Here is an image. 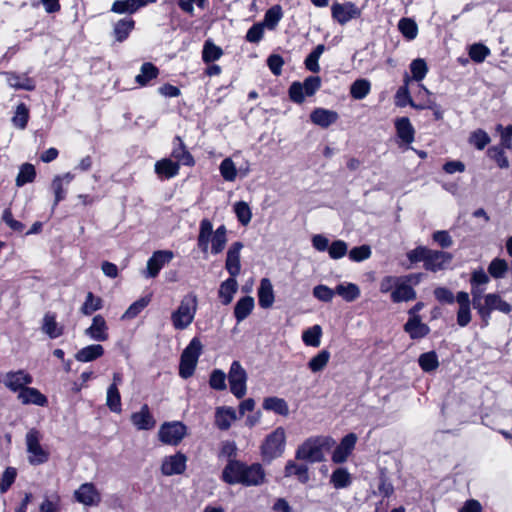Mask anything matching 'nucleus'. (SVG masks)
Wrapping results in <instances>:
<instances>
[{
	"label": "nucleus",
	"instance_id": "obj_30",
	"mask_svg": "<svg viewBox=\"0 0 512 512\" xmlns=\"http://www.w3.org/2000/svg\"><path fill=\"white\" fill-rule=\"evenodd\" d=\"M310 119L314 124L327 128L337 121L338 114L332 110L317 108L311 113Z\"/></svg>",
	"mask_w": 512,
	"mask_h": 512
},
{
	"label": "nucleus",
	"instance_id": "obj_27",
	"mask_svg": "<svg viewBox=\"0 0 512 512\" xmlns=\"http://www.w3.org/2000/svg\"><path fill=\"white\" fill-rule=\"evenodd\" d=\"M404 330L409 334L412 339H419L425 337L430 329L429 327L422 323L420 317L418 315L411 316L406 324L404 325Z\"/></svg>",
	"mask_w": 512,
	"mask_h": 512
},
{
	"label": "nucleus",
	"instance_id": "obj_44",
	"mask_svg": "<svg viewBox=\"0 0 512 512\" xmlns=\"http://www.w3.org/2000/svg\"><path fill=\"white\" fill-rule=\"evenodd\" d=\"M371 91V82L361 78L355 80L350 86V94L356 100L364 99Z\"/></svg>",
	"mask_w": 512,
	"mask_h": 512
},
{
	"label": "nucleus",
	"instance_id": "obj_2",
	"mask_svg": "<svg viewBox=\"0 0 512 512\" xmlns=\"http://www.w3.org/2000/svg\"><path fill=\"white\" fill-rule=\"evenodd\" d=\"M227 244V229L225 225L219 226L213 231V225L209 219H202L199 226L197 245L203 253L209 250L212 254L221 253Z\"/></svg>",
	"mask_w": 512,
	"mask_h": 512
},
{
	"label": "nucleus",
	"instance_id": "obj_34",
	"mask_svg": "<svg viewBox=\"0 0 512 512\" xmlns=\"http://www.w3.org/2000/svg\"><path fill=\"white\" fill-rule=\"evenodd\" d=\"M258 301L262 308H269L274 303L273 286L269 279L263 278L258 288Z\"/></svg>",
	"mask_w": 512,
	"mask_h": 512
},
{
	"label": "nucleus",
	"instance_id": "obj_3",
	"mask_svg": "<svg viewBox=\"0 0 512 512\" xmlns=\"http://www.w3.org/2000/svg\"><path fill=\"white\" fill-rule=\"evenodd\" d=\"M198 309V298L188 293L181 299L179 306L171 313V322L175 330H185L194 321Z\"/></svg>",
	"mask_w": 512,
	"mask_h": 512
},
{
	"label": "nucleus",
	"instance_id": "obj_61",
	"mask_svg": "<svg viewBox=\"0 0 512 512\" xmlns=\"http://www.w3.org/2000/svg\"><path fill=\"white\" fill-rule=\"evenodd\" d=\"M29 119V111L25 104L21 103L17 106L15 115L12 118V123L19 129H24L27 126Z\"/></svg>",
	"mask_w": 512,
	"mask_h": 512
},
{
	"label": "nucleus",
	"instance_id": "obj_4",
	"mask_svg": "<svg viewBox=\"0 0 512 512\" xmlns=\"http://www.w3.org/2000/svg\"><path fill=\"white\" fill-rule=\"evenodd\" d=\"M286 446V432L283 427H277L274 431L268 434L260 449L264 461L271 462L272 460L282 456Z\"/></svg>",
	"mask_w": 512,
	"mask_h": 512
},
{
	"label": "nucleus",
	"instance_id": "obj_35",
	"mask_svg": "<svg viewBox=\"0 0 512 512\" xmlns=\"http://www.w3.org/2000/svg\"><path fill=\"white\" fill-rule=\"evenodd\" d=\"M395 104L398 107H405L407 105H410L413 108L416 109H425L431 107V101L428 100L426 104H416L412 100L409 92V88L406 86H401L396 94H395Z\"/></svg>",
	"mask_w": 512,
	"mask_h": 512
},
{
	"label": "nucleus",
	"instance_id": "obj_24",
	"mask_svg": "<svg viewBox=\"0 0 512 512\" xmlns=\"http://www.w3.org/2000/svg\"><path fill=\"white\" fill-rule=\"evenodd\" d=\"M396 133L400 141L406 145H410L415 138V130L409 118L400 117L395 120Z\"/></svg>",
	"mask_w": 512,
	"mask_h": 512
},
{
	"label": "nucleus",
	"instance_id": "obj_38",
	"mask_svg": "<svg viewBox=\"0 0 512 512\" xmlns=\"http://www.w3.org/2000/svg\"><path fill=\"white\" fill-rule=\"evenodd\" d=\"M335 292L346 302H353L360 296V288L355 283L344 282L336 286Z\"/></svg>",
	"mask_w": 512,
	"mask_h": 512
},
{
	"label": "nucleus",
	"instance_id": "obj_5",
	"mask_svg": "<svg viewBox=\"0 0 512 512\" xmlns=\"http://www.w3.org/2000/svg\"><path fill=\"white\" fill-rule=\"evenodd\" d=\"M202 349L203 346L200 339L194 337L183 350L179 365V375L182 378L187 379L193 375Z\"/></svg>",
	"mask_w": 512,
	"mask_h": 512
},
{
	"label": "nucleus",
	"instance_id": "obj_17",
	"mask_svg": "<svg viewBox=\"0 0 512 512\" xmlns=\"http://www.w3.org/2000/svg\"><path fill=\"white\" fill-rule=\"evenodd\" d=\"M452 258V254L449 252L430 250L424 268L432 272L444 270L448 267Z\"/></svg>",
	"mask_w": 512,
	"mask_h": 512
},
{
	"label": "nucleus",
	"instance_id": "obj_59",
	"mask_svg": "<svg viewBox=\"0 0 512 512\" xmlns=\"http://www.w3.org/2000/svg\"><path fill=\"white\" fill-rule=\"evenodd\" d=\"M371 254H372L371 247L369 245L364 244V245L352 248L349 251L348 256H349V259L353 262H362V261L369 259L371 257Z\"/></svg>",
	"mask_w": 512,
	"mask_h": 512
},
{
	"label": "nucleus",
	"instance_id": "obj_63",
	"mask_svg": "<svg viewBox=\"0 0 512 512\" xmlns=\"http://www.w3.org/2000/svg\"><path fill=\"white\" fill-rule=\"evenodd\" d=\"M348 252V245L343 240H335L330 244L328 254L330 258L337 260L343 258Z\"/></svg>",
	"mask_w": 512,
	"mask_h": 512
},
{
	"label": "nucleus",
	"instance_id": "obj_8",
	"mask_svg": "<svg viewBox=\"0 0 512 512\" xmlns=\"http://www.w3.org/2000/svg\"><path fill=\"white\" fill-rule=\"evenodd\" d=\"M41 433L36 429H30L25 437L28 453V461L32 465H40L48 461L49 452L41 445Z\"/></svg>",
	"mask_w": 512,
	"mask_h": 512
},
{
	"label": "nucleus",
	"instance_id": "obj_45",
	"mask_svg": "<svg viewBox=\"0 0 512 512\" xmlns=\"http://www.w3.org/2000/svg\"><path fill=\"white\" fill-rule=\"evenodd\" d=\"M330 352L328 350H321L315 356H313L308 362V368L311 372H321L327 366L330 360Z\"/></svg>",
	"mask_w": 512,
	"mask_h": 512
},
{
	"label": "nucleus",
	"instance_id": "obj_52",
	"mask_svg": "<svg viewBox=\"0 0 512 512\" xmlns=\"http://www.w3.org/2000/svg\"><path fill=\"white\" fill-rule=\"evenodd\" d=\"M508 271V263L505 259L495 258L488 266V273L495 279L503 278Z\"/></svg>",
	"mask_w": 512,
	"mask_h": 512
},
{
	"label": "nucleus",
	"instance_id": "obj_13",
	"mask_svg": "<svg viewBox=\"0 0 512 512\" xmlns=\"http://www.w3.org/2000/svg\"><path fill=\"white\" fill-rule=\"evenodd\" d=\"M187 467V457L177 452L163 458L161 463V473L164 476L181 475L185 472Z\"/></svg>",
	"mask_w": 512,
	"mask_h": 512
},
{
	"label": "nucleus",
	"instance_id": "obj_20",
	"mask_svg": "<svg viewBox=\"0 0 512 512\" xmlns=\"http://www.w3.org/2000/svg\"><path fill=\"white\" fill-rule=\"evenodd\" d=\"M356 442L357 436L354 433L347 434L335 448L332 461L338 464L345 462L354 449Z\"/></svg>",
	"mask_w": 512,
	"mask_h": 512
},
{
	"label": "nucleus",
	"instance_id": "obj_14",
	"mask_svg": "<svg viewBox=\"0 0 512 512\" xmlns=\"http://www.w3.org/2000/svg\"><path fill=\"white\" fill-rule=\"evenodd\" d=\"M174 258V254L169 250H158L155 251L147 261V268L145 271V277L155 278L163 266L169 263Z\"/></svg>",
	"mask_w": 512,
	"mask_h": 512
},
{
	"label": "nucleus",
	"instance_id": "obj_42",
	"mask_svg": "<svg viewBox=\"0 0 512 512\" xmlns=\"http://www.w3.org/2000/svg\"><path fill=\"white\" fill-rule=\"evenodd\" d=\"M322 328L320 325H314L304 330L302 333V341L306 346L319 347L321 344Z\"/></svg>",
	"mask_w": 512,
	"mask_h": 512
},
{
	"label": "nucleus",
	"instance_id": "obj_40",
	"mask_svg": "<svg viewBox=\"0 0 512 512\" xmlns=\"http://www.w3.org/2000/svg\"><path fill=\"white\" fill-rule=\"evenodd\" d=\"M263 409L273 411L276 414L287 416L289 414V407L283 398L267 397L263 400Z\"/></svg>",
	"mask_w": 512,
	"mask_h": 512
},
{
	"label": "nucleus",
	"instance_id": "obj_1",
	"mask_svg": "<svg viewBox=\"0 0 512 512\" xmlns=\"http://www.w3.org/2000/svg\"><path fill=\"white\" fill-rule=\"evenodd\" d=\"M222 478L231 485L258 486L264 483L265 472L258 463L247 465L240 461L231 460L224 468Z\"/></svg>",
	"mask_w": 512,
	"mask_h": 512
},
{
	"label": "nucleus",
	"instance_id": "obj_49",
	"mask_svg": "<svg viewBox=\"0 0 512 512\" xmlns=\"http://www.w3.org/2000/svg\"><path fill=\"white\" fill-rule=\"evenodd\" d=\"M219 171L222 178L227 182H234L238 176V169L230 157L222 160Z\"/></svg>",
	"mask_w": 512,
	"mask_h": 512
},
{
	"label": "nucleus",
	"instance_id": "obj_36",
	"mask_svg": "<svg viewBox=\"0 0 512 512\" xmlns=\"http://www.w3.org/2000/svg\"><path fill=\"white\" fill-rule=\"evenodd\" d=\"M42 331L51 339H55L63 335L64 327L56 321L55 314L47 313L43 318Z\"/></svg>",
	"mask_w": 512,
	"mask_h": 512
},
{
	"label": "nucleus",
	"instance_id": "obj_21",
	"mask_svg": "<svg viewBox=\"0 0 512 512\" xmlns=\"http://www.w3.org/2000/svg\"><path fill=\"white\" fill-rule=\"evenodd\" d=\"M409 278L402 277L396 288L390 294L393 303L408 302L416 299L415 290L408 284Z\"/></svg>",
	"mask_w": 512,
	"mask_h": 512
},
{
	"label": "nucleus",
	"instance_id": "obj_58",
	"mask_svg": "<svg viewBox=\"0 0 512 512\" xmlns=\"http://www.w3.org/2000/svg\"><path fill=\"white\" fill-rule=\"evenodd\" d=\"M398 28L403 34L404 37H406L408 40H413L416 38L418 33V28L416 23L409 19V18H403L399 21Z\"/></svg>",
	"mask_w": 512,
	"mask_h": 512
},
{
	"label": "nucleus",
	"instance_id": "obj_56",
	"mask_svg": "<svg viewBox=\"0 0 512 512\" xmlns=\"http://www.w3.org/2000/svg\"><path fill=\"white\" fill-rule=\"evenodd\" d=\"M139 9L138 0H117L112 5V11L118 14L133 13Z\"/></svg>",
	"mask_w": 512,
	"mask_h": 512
},
{
	"label": "nucleus",
	"instance_id": "obj_50",
	"mask_svg": "<svg viewBox=\"0 0 512 512\" xmlns=\"http://www.w3.org/2000/svg\"><path fill=\"white\" fill-rule=\"evenodd\" d=\"M418 363L421 369L425 372L435 371L439 366L438 356L434 351L421 354L419 356Z\"/></svg>",
	"mask_w": 512,
	"mask_h": 512
},
{
	"label": "nucleus",
	"instance_id": "obj_9",
	"mask_svg": "<svg viewBox=\"0 0 512 512\" xmlns=\"http://www.w3.org/2000/svg\"><path fill=\"white\" fill-rule=\"evenodd\" d=\"M227 378L231 393L238 399L243 398L247 392L248 376L239 361L232 362Z\"/></svg>",
	"mask_w": 512,
	"mask_h": 512
},
{
	"label": "nucleus",
	"instance_id": "obj_29",
	"mask_svg": "<svg viewBox=\"0 0 512 512\" xmlns=\"http://www.w3.org/2000/svg\"><path fill=\"white\" fill-rule=\"evenodd\" d=\"M6 79L8 85L14 89L32 91L36 86L34 80L28 77L27 74L8 72L6 73Z\"/></svg>",
	"mask_w": 512,
	"mask_h": 512
},
{
	"label": "nucleus",
	"instance_id": "obj_55",
	"mask_svg": "<svg viewBox=\"0 0 512 512\" xmlns=\"http://www.w3.org/2000/svg\"><path fill=\"white\" fill-rule=\"evenodd\" d=\"M234 212L237 216L238 221L243 225L246 226L250 223L252 218V212L249 207V205L244 202L240 201L234 204Z\"/></svg>",
	"mask_w": 512,
	"mask_h": 512
},
{
	"label": "nucleus",
	"instance_id": "obj_22",
	"mask_svg": "<svg viewBox=\"0 0 512 512\" xmlns=\"http://www.w3.org/2000/svg\"><path fill=\"white\" fill-rule=\"evenodd\" d=\"M456 301L459 305L457 311V324L460 327L467 326L471 321V308L469 294L464 291H460L456 295Z\"/></svg>",
	"mask_w": 512,
	"mask_h": 512
},
{
	"label": "nucleus",
	"instance_id": "obj_46",
	"mask_svg": "<svg viewBox=\"0 0 512 512\" xmlns=\"http://www.w3.org/2000/svg\"><path fill=\"white\" fill-rule=\"evenodd\" d=\"M330 482L334 488L343 489L350 486L352 478L346 468H337L335 471H333Z\"/></svg>",
	"mask_w": 512,
	"mask_h": 512
},
{
	"label": "nucleus",
	"instance_id": "obj_18",
	"mask_svg": "<svg viewBox=\"0 0 512 512\" xmlns=\"http://www.w3.org/2000/svg\"><path fill=\"white\" fill-rule=\"evenodd\" d=\"M85 335L93 341L104 342L108 340V325L102 315H96L92 319L91 325L85 329Z\"/></svg>",
	"mask_w": 512,
	"mask_h": 512
},
{
	"label": "nucleus",
	"instance_id": "obj_37",
	"mask_svg": "<svg viewBox=\"0 0 512 512\" xmlns=\"http://www.w3.org/2000/svg\"><path fill=\"white\" fill-rule=\"evenodd\" d=\"M254 298L251 296H245L240 298L234 307V316L238 323L246 319L254 308Z\"/></svg>",
	"mask_w": 512,
	"mask_h": 512
},
{
	"label": "nucleus",
	"instance_id": "obj_51",
	"mask_svg": "<svg viewBox=\"0 0 512 512\" xmlns=\"http://www.w3.org/2000/svg\"><path fill=\"white\" fill-rule=\"evenodd\" d=\"M36 176L35 168L32 164L25 163L20 167L16 178V185L22 187L27 183H31Z\"/></svg>",
	"mask_w": 512,
	"mask_h": 512
},
{
	"label": "nucleus",
	"instance_id": "obj_41",
	"mask_svg": "<svg viewBox=\"0 0 512 512\" xmlns=\"http://www.w3.org/2000/svg\"><path fill=\"white\" fill-rule=\"evenodd\" d=\"M223 55L221 47L217 46L212 40L208 39L204 42L202 50V60L205 63H211L220 59Z\"/></svg>",
	"mask_w": 512,
	"mask_h": 512
},
{
	"label": "nucleus",
	"instance_id": "obj_12",
	"mask_svg": "<svg viewBox=\"0 0 512 512\" xmlns=\"http://www.w3.org/2000/svg\"><path fill=\"white\" fill-rule=\"evenodd\" d=\"M76 502L87 506L97 507L102 501L101 492L92 482L81 484L73 493Z\"/></svg>",
	"mask_w": 512,
	"mask_h": 512
},
{
	"label": "nucleus",
	"instance_id": "obj_16",
	"mask_svg": "<svg viewBox=\"0 0 512 512\" xmlns=\"http://www.w3.org/2000/svg\"><path fill=\"white\" fill-rule=\"evenodd\" d=\"M33 381L32 376L24 370L7 372L3 378V384L13 392L25 389Z\"/></svg>",
	"mask_w": 512,
	"mask_h": 512
},
{
	"label": "nucleus",
	"instance_id": "obj_11",
	"mask_svg": "<svg viewBox=\"0 0 512 512\" xmlns=\"http://www.w3.org/2000/svg\"><path fill=\"white\" fill-rule=\"evenodd\" d=\"M362 10L351 1L335 2L331 6V16L340 25H345L361 16Z\"/></svg>",
	"mask_w": 512,
	"mask_h": 512
},
{
	"label": "nucleus",
	"instance_id": "obj_7",
	"mask_svg": "<svg viewBox=\"0 0 512 512\" xmlns=\"http://www.w3.org/2000/svg\"><path fill=\"white\" fill-rule=\"evenodd\" d=\"M331 442V438L308 439L298 448L296 457L309 462H320L324 458L323 448L328 447Z\"/></svg>",
	"mask_w": 512,
	"mask_h": 512
},
{
	"label": "nucleus",
	"instance_id": "obj_47",
	"mask_svg": "<svg viewBox=\"0 0 512 512\" xmlns=\"http://www.w3.org/2000/svg\"><path fill=\"white\" fill-rule=\"evenodd\" d=\"M134 20L131 18H124L119 20L115 26H114V35L117 41L122 42L124 41L129 33L134 28Z\"/></svg>",
	"mask_w": 512,
	"mask_h": 512
},
{
	"label": "nucleus",
	"instance_id": "obj_32",
	"mask_svg": "<svg viewBox=\"0 0 512 512\" xmlns=\"http://www.w3.org/2000/svg\"><path fill=\"white\" fill-rule=\"evenodd\" d=\"M174 142H177V144L174 145L171 155L176 159L175 162H178L179 165L193 166L195 164L194 158L185 148L181 138L179 136L175 137Z\"/></svg>",
	"mask_w": 512,
	"mask_h": 512
},
{
	"label": "nucleus",
	"instance_id": "obj_54",
	"mask_svg": "<svg viewBox=\"0 0 512 512\" xmlns=\"http://www.w3.org/2000/svg\"><path fill=\"white\" fill-rule=\"evenodd\" d=\"M102 308V299L99 297L94 296L92 292H88L86 295L85 302L83 303L81 307V312L84 315H91L97 310H100Z\"/></svg>",
	"mask_w": 512,
	"mask_h": 512
},
{
	"label": "nucleus",
	"instance_id": "obj_48",
	"mask_svg": "<svg viewBox=\"0 0 512 512\" xmlns=\"http://www.w3.org/2000/svg\"><path fill=\"white\" fill-rule=\"evenodd\" d=\"M285 476H297L300 482L306 483L309 480L308 468L306 465H298L293 461H289L285 466Z\"/></svg>",
	"mask_w": 512,
	"mask_h": 512
},
{
	"label": "nucleus",
	"instance_id": "obj_28",
	"mask_svg": "<svg viewBox=\"0 0 512 512\" xmlns=\"http://www.w3.org/2000/svg\"><path fill=\"white\" fill-rule=\"evenodd\" d=\"M238 290V283L236 277L230 276L228 279L220 284L218 290V297L223 305H229Z\"/></svg>",
	"mask_w": 512,
	"mask_h": 512
},
{
	"label": "nucleus",
	"instance_id": "obj_15",
	"mask_svg": "<svg viewBox=\"0 0 512 512\" xmlns=\"http://www.w3.org/2000/svg\"><path fill=\"white\" fill-rule=\"evenodd\" d=\"M493 310H498L504 314H509L512 311V306L506 302L499 294L489 293L484 297L483 307L480 309V316L483 318L489 317Z\"/></svg>",
	"mask_w": 512,
	"mask_h": 512
},
{
	"label": "nucleus",
	"instance_id": "obj_39",
	"mask_svg": "<svg viewBox=\"0 0 512 512\" xmlns=\"http://www.w3.org/2000/svg\"><path fill=\"white\" fill-rule=\"evenodd\" d=\"M159 75V69L152 63L142 64L140 73L135 77V81L140 86H147L149 82Z\"/></svg>",
	"mask_w": 512,
	"mask_h": 512
},
{
	"label": "nucleus",
	"instance_id": "obj_23",
	"mask_svg": "<svg viewBox=\"0 0 512 512\" xmlns=\"http://www.w3.org/2000/svg\"><path fill=\"white\" fill-rule=\"evenodd\" d=\"M131 422L138 430H151L156 424V421L146 404H144L138 412H134L131 415Z\"/></svg>",
	"mask_w": 512,
	"mask_h": 512
},
{
	"label": "nucleus",
	"instance_id": "obj_62",
	"mask_svg": "<svg viewBox=\"0 0 512 512\" xmlns=\"http://www.w3.org/2000/svg\"><path fill=\"white\" fill-rule=\"evenodd\" d=\"M282 18V10L281 7L276 5L266 11L264 16V26H267L269 29H274L278 22Z\"/></svg>",
	"mask_w": 512,
	"mask_h": 512
},
{
	"label": "nucleus",
	"instance_id": "obj_57",
	"mask_svg": "<svg viewBox=\"0 0 512 512\" xmlns=\"http://www.w3.org/2000/svg\"><path fill=\"white\" fill-rule=\"evenodd\" d=\"M150 302V297H142L132 303L129 308L125 311L122 318L123 319H133L135 318L144 308L148 306Z\"/></svg>",
	"mask_w": 512,
	"mask_h": 512
},
{
	"label": "nucleus",
	"instance_id": "obj_31",
	"mask_svg": "<svg viewBox=\"0 0 512 512\" xmlns=\"http://www.w3.org/2000/svg\"><path fill=\"white\" fill-rule=\"evenodd\" d=\"M237 419L236 411L232 407H219L215 413V424L221 430H227Z\"/></svg>",
	"mask_w": 512,
	"mask_h": 512
},
{
	"label": "nucleus",
	"instance_id": "obj_43",
	"mask_svg": "<svg viewBox=\"0 0 512 512\" xmlns=\"http://www.w3.org/2000/svg\"><path fill=\"white\" fill-rule=\"evenodd\" d=\"M106 405L110 411L114 413L122 412L121 395L119 389L115 385H109L106 393Z\"/></svg>",
	"mask_w": 512,
	"mask_h": 512
},
{
	"label": "nucleus",
	"instance_id": "obj_53",
	"mask_svg": "<svg viewBox=\"0 0 512 512\" xmlns=\"http://www.w3.org/2000/svg\"><path fill=\"white\" fill-rule=\"evenodd\" d=\"M410 71L412 74V79L414 81L420 82L426 77L428 73V66L424 59L417 58L410 63Z\"/></svg>",
	"mask_w": 512,
	"mask_h": 512
},
{
	"label": "nucleus",
	"instance_id": "obj_25",
	"mask_svg": "<svg viewBox=\"0 0 512 512\" xmlns=\"http://www.w3.org/2000/svg\"><path fill=\"white\" fill-rule=\"evenodd\" d=\"M180 165L170 158H163L155 163L154 170L161 179H170L178 175Z\"/></svg>",
	"mask_w": 512,
	"mask_h": 512
},
{
	"label": "nucleus",
	"instance_id": "obj_64",
	"mask_svg": "<svg viewBox=\"0 0 512 512\" xmlns=\"http://www.w3.org/2000/svg\"><path fill=\"white\" fill-rule=\"evenodd\" d=\"M469 142L477 149L482 150L490 142V137L484 130L478 129L471 134Z\"/></svg>",
	"mask_w": 512,
	"mask_h": 512
},
{
	"label": "nucleus",
	"instance_id": "obj_10",
	"mask_svg": "<svg viewBox=\"0 0 512 512\" xmlns=\"http://www.w3.org/2000/svg\"><path fill=\"white\" fill-rule=\"evenodd\" d=\"M187 427L180 421L163 423L158 431L159 440L167 445L177 446L186 436Z\"/></svg>",
	"mask_w": 512,
	"mask_h": 512
},
{
	"label": "nucleus",
	"instance_id": "obj_19",
	"mask_svg": "<svg viewBox=\"0 0 512 512\" xmlns=\"http://www.w3.org/2000/svg\"><path fill=\"white\" fill-rule=\"evenodd\" d=\"M243 248V244L239 241L231 244L227 251L225 268L230 274V276L236 277L240 274L241 271V263H240V253Z\"/></svg>",
	"mask_w": 512,
	"mask_h": 512
},
{
	"label": "nucleus",
	"instance_id": "obj_26",
	"mask_svg": "<svg viewBox=\"0 0 512 512\" xmlns=\"http://www.w3.org/2000/svg\"><path fill=\"white\" fill-rule=\"evenodd\" d=\"M18 399L24 405L34 404L37 406H45L48 403L46 396L33 387L22 389L18 394Z\"/></svg>",
	"mask_w": 512,
	"mask_h": 512
},
{
	"label": "nucleus",
	"instance_id": "obj_6",
	"mask_svg": "<svg viewBox=\"0 0 512 512\" xmlns=\"http://www.w3.org/2000/svg\"><path fill=\"white\" fill-rule=\"evenodd\" d=\"M202 349L203 346L200 339L194 337L183 350L179 365V375L182 378L187 379L193 375Z\"/></svg>",
	"mask_w": 512,
	"mask_h": 512
},
{
	"label": "nucleus",
	"instance_id": "obj_33",
	"mask_svg": "<svg viewBox=\"0 0 512 512\" xmlns=\"http://www.w3.org/2000/svg\"><path fill=\"white\" fill-rule=\"evenodd\" d=\"M104 355V348L100 344H91L81 348L76 354L75 359L79 362L86 363L94 361Z\"/></svg>",
	"mask_w": 512,
	"mask_h": 512
},
{
	"label": "nucleus",
	"instance_id": "obj_60",
	"mask_svg": "<svg viewBox=\"0 0 512 512\" xmlns=\"http://www.w3.org/2000/svg\"><path fill=\"white\" fill-rule=\"evenodd\" d=\"M469 56L476 63H482L486 57L490 54V50L487 46L481 43L472 44L469 47Z\"/></svg>",
	"mask_w": 512,
	"mask_h": 512
}]
</instances>
